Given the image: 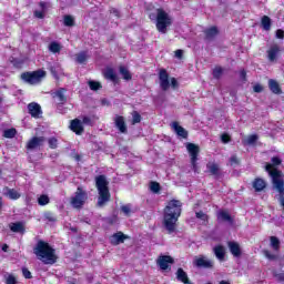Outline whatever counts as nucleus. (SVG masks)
Listing matches in <instances>:
<instances>
[{"label":"nucleus","instance_id":"obj_1","mask_svg":"<svg viewBox=\"0 0 284 284\" xmlns=\"http://www.w3.org/2000/svg\"><path fill=\"white\" fill-rule=\"evenodd\" d=\"M182 203L179 200H172L164 209V227L169 234H172L176 230V221L181 216Z\"/></svg>","mask_w":284,"mask_h":284},{"label":"nucleus","instance_id":"obj_2","mask_svg":"<svg viewBox=\"0 0 284 284\" xmlns=\"http://www.w3.org/2000/svg\"><path fill=\"white\" fill-rule=\"evenodd\" d=\"M34 254L47 265H52L57 261L53 248L45 242L38 243Z\"/></svg>","mask_w":284,"mask_h":284},{"label":"nucleus","instance_id":"obj_3","mask_svg":"<svg viewBox=\"0 0 284 284\" xmlns=\"http://www.w3.org/2000/svg\"><path fill=\"white\" fill-rule=\"evenodd\" d=\"M109 182L104 175L95 178V186L99 192L98 206L103 207L108 201H110V189L108 187Z\"/></svg>","mask_w":284,"mask_h":284},{"label":"nucleus","instance_id":"obj_4","mask_svg":"<svg viewBox=\"0 0 284 284\" xmlns=\"http://www.w3.org/2000/svg\"><path fill=\"white\" fill-rule=\"evenodd\" d=\"M150 19H155L156 30L160 31L161 34H165L168 32V28L172 26V16L163 9H156V16L150 14Z\"/></svg>","mask_w":284,"mask_h":284},{"label":"nucleus","instance_id":"obj_5","mask_svg":"<svg viewBox=\"0 0 284 284\" xmlns=\"http://www.w3.org/2000/svg\"><path fill=\"white\" fill-rule=\"evenodd\" d=\"M22 81L29 83V85H39L43 79H45V71L37 70L33 72H26L21 74Z\"/></svg>","mask_w":284,"mask_h":284},{"label":"nucleus","instance_id":"obj_6","mask_svg":"<svg viewBox=\"0 0 284 284\" xmlns=\"http://www.w3.org/2000/svg\"><path fill=\"white\" fill-rule=\"evenodd\" d=\"M85 201H88V193L83 191V189L78 187L74 195L71 197L72 207L79 209L85 205Z\"/></svg>","mask_w":284,"mask_h":284},{"label":"nucleus","instance_id":"obj_7","mask_svg":"<svg viewBox=\"0 0 284 284\" xmlns=\"http://www.w3.org/2000/svg\"><path fill=\"white\" fill-rule=\"evenodd\" d=\"M271 241V248L274 250V252L276 253H272L268 250L264 251V256L268 260V261H276V258H278V251L281 250V241L277 240L276 236H271L270 239Z\"/></svg>","mask_w":284,"mask_h":284},{"label":"nucleus","instance_id":"obj_8","mask_svg":"<svg viewBox=\"0 0 284 284\" xmlns=\"http://www.w3.org/2000/svg\"><path fill=\"white\" fill-rule=\"evenodd\" d=\"M186 150L191 156L192 166H193L194 171L196 172V161H197V156H199V152H200L199 145H196L194 143H187Z\"/></svg>","mask_w":284,"mask_h":284},{"label":"nucleus","instance_id":"obj_9","mask_svg":"<svg viewBox=\"0 0 284 284\" xmlns=\"http://www.w3.org/2000/svg\"><path fill=\"white\" fill-rule=\"evenodd\" d=\"M159 81L161 90H163L164 92L170 90V75L168 74V71H165V69L160 70Z\"/></svg>","mask_w":284,"mask_h":284},{"label":"nucleus","instance_id":"obj_10","mask_svg":"<svg viewBox=\"0 0 284 284\" xmlns=\"http://www.w3.org/2000/svg\"><path fill=\"white\" fill-rule=\"evenodd\" d=\"M193 265H195V267L210 268V267H214V261L201 255L194 258Z\"/></svg>","mask_w":284,"mask_h":284},{"label":"nucleus","instance_id":"obj_11","mask_svg":"<svg viewBox=\"0 0 284 284\" xmlns=\"http://www.w3.org/2000/svg\"><path fill=\"white\" fill-rule=\"evenodd\" d=\"M45 143L44 136H33L27 143V150H37V148H41Z\"/></svg>","mask_w":284,"mask_h":284},{"label":"nucleus","instance_id":"obj_12","mask_svg":"<svg viewBox=\"0 0 284 284\" xmlns=\"http://www.w3.org/2000/svg\"><path fill=\"white\" fill-rule=\"evenodd\" d=\"M172 263H174V258H172V256L170 255H162L158 258V265L160 270H163V271L169 270Z\"/></svg>","mask_w":284,"mask_h":284},{"label":"nucleus","instance_id":"obj_13","mask_svg":"<svg viewBox=\"0 0 284 284\" xmlns=\"http://www.w3.org/2000/svg\"><path fill=\"white\" fill-rule=\"evenodd\" d=\"M3 195L11 201H19L21 193L17 189L4 187Z\"/></svg>","mask_w":284,"mask_h":284},{"label":"nucleus","instance_id":"obj_14","mask_svg":"<svg viewBox=\"0 0 284 284\" xmlns=\"http://www.w3.org/2000/svg\"><path fill=\"white\" fill-rule=\"evenodd\" d=\"M29 114L33 116V119H39L41 116V105L37 102H31L28 104Z\"/></svg>","mask_w":284,"mask_h":284},{"label":"nucleus","instance_id":"obj_15","mask_svg":"<svg viewBox=\"0 0 284 284\" xmlns=\"http://www.w3.org/2000/svg\"><path fill=\"white\" fill-rule=\"evenodd\" d=\"M50 72L54 79H59L63 77V68H61V64L59 62H53L50 64Z\"/></svg>","mask_w":284,"mask_h":284},{"label":"nucleus","instance_id":"obj_16","mask_svg":"<svg viewBox=\"0 0 284 284\" xmlns=\"http://www.w3.org/2000/svg\"><path fill=\"white\" fill-rule=\"evenodd\" d=\"M171 128L178 136H181V139H187V131L183 126L179 125V122H173Z\"/></svg>","mask_w":284,"mask_h":284},{"label":"nucleus","instance_id":"obj_17","mask_svg":"<svg viewBox=\"0 0 284 284\" xmlns=\"http://www.w3.org/2000/svg\"><path fill=\"white\" fill-rule=\"evenodd\" d=\"M70 129L72 132H75V134H82L83 133V122H81L79 119H75L71 121Z\"/></svg>","mask_w":284,"mask_h":284},{"label":"nucleus","instance_id":"obj_18","mask_svg":"<svg viewBox=\"0 0 284 284\" xmlns=\"http://www.w3.org/2000/svg\"><path fill=\"white\" fill-rule=\"evenodd\" d=\"M48 8H50V3L40 2V10L34 11V17H37V19H43V17H45V11L48 10Z\"/></svg>","mask_w":284,"mask_h":284},{"label":"nucleus","instance_id":"obj_19","mask_svg":"<svg viewBox=\"0 0 284 284\" xmlns=\"http://www.w3.org/2000/svg\"><path fill=\"white\" fill-rule=\"evenodd\" d=\"M104 78L109 81H112L113 83H116L119 81V75H116V72L112 68H108L104 70Z\"/></svg>","mask_w":284,"mask_h":284},{"label":"nucleus","instance_id":"obj_20","mask_svg":"<svg viewBox=\"0 0 284 284\" xmlns=\"http://www.w3.org/2000/svg\"><path fill=\"white\" fill-rule=\"evenodd\" d=\"M125 239V234H123L122 232H118L111 236L110 241L112 245H120V243H123Z\"/></svg>","mask_w":284,"mask_h":284},{"label":"nucleus","instance_id":"obj_21","mask_svg":"<svg viewBox=\"0 0 284 284\" xmlns=\"http://www.w3.org/2000/svg\"><path fill=\"white\" fill-rule=\"evenodd\" d=\"M278 52H281V48H278V44L272 45L271 49L267 51L268 60L276 61Z\"/></svg>","mask_w":284,"mask_h":284},{"label":"nucleus","instance_id":"obj_22","mask_svg":"<svg viewBox=\"0 0 284 284\" xmlns=\"http://www.w3.org/2000/svg\"><path fill=\"white\" fill-rule=\"evenodd\" d=\"M213 252L217 260L224 261L225 258V247L223 245H216L213 247Z\"/></svg>","mask_w":284,"mask_h":284},{"label":"nucleus","instance_id":"obj_23","mask_svg":"<svg viewBox=\"0 0 284 284\" xmlns=\"http://www.w3.org/2000/svg\"><path fill=\"white\" fill-rule=\"evenodd\" d=\"M176 278L178 281H180L181 283L184 284H192L190 283V278L187 277V273H185V271H183V268H179L176 271Z\"/></svg>","mask_w":284,"mask_h":284},{"label":"nucleus","instance_id":"obj_24","mask_svg":"<svg viewBox=\"0 0 284 284\" xmlns=\"http://www.w3.org/2000/svg\"><path fill=\"white\" fill-rule=\"evenodd\" d=\"M115 125L118 130H120L123 134L128 132V126H125V120L123 119V116L115 118Z\"/></svg>","mask_w":284,"mask_h":284},{"label":"nucleus","instance_id":"obj_25","mask_svg":"<svg viewBox=\"0 0 284 284\" xmlns=\"http://www.w3.org/2000/svg\"><path fill=\"white\" fill-rule=\"evenodd\" d=\"M229 250L233 256H241V246L236 242H229Z\"/></svg>","mask_w":284,"mask_h":284},{"label":"nucleus","instance_id":"obj_26","mask_svg":"<svg viewBox=\"0 0 284 284\" xmlns=\"http://www.w3.org/2000/svg\"><path fill=\"white\" fill-rule=\"evenodd\" d=\"M266 185L267 184L264 182L263 179H255V181L253 182V187H254L255 192H263V190H265Z\"/></svg>","mask_w":284,"mask_h":284},{"label":"nucleus","instance_id":"obj_27","mask_svg":"<svg viewBox=\"0 0 284 284\" xmlns=\"http://www.w3.org/2000/svg\"><path fill=\"white\" fill-rule=\"evenodd\" d=\"M268 88L273 94H281V85H278V82L276 80H268Z\"/></svg>","mask_w":284,"mask_h":284},{"label":"nucleus","instance_id":"obj_28","mask_svg":"<svg viewBox=\"0 0 284 284\" xmlns=\"http://www.w3.org/2000/svg\"><path fill=\"white\" fill-rule=\"evenodd\" d=\"M3 278L6 284H19V277H17L14 274L6 273Z\"/></svg>","mask_w":284,"mask_h":284},{"label":"nucleus","instance_id":"obj_29","mask_svg":"<svg viewBox=\"0 0 284 284\" xmlns=\"http://www.w3.org/2000/svg\"><path fill=\"white\" fill-rule=\"evenodd\" d=\"M88 59H90V54H88V51H81L80 53L75 54L77 63H85Z\"/></svg>","mask_w":284,"mask_h":284},{"label":"nucleus","instance_id":"obj_30","mask_svg":"<svg viewBox=\"0 0 284 284\" xmlns=\"http://www.w3.org/2000/svg\"><path fill=\"white\" fill-rule=\"evenodd\" d=\"M55 98L58 99V103L63 105L68 99L65 98V89H60L55 92Z\"/></svg>","mask_w":284,"mask_h":284},{"label":"nucleus","instance_id":"obj_31","mask_svg":"<svg viewBox=\"0 0 284 284\" xmlns=\"http://www.w3.org/2000/svg\"><path fill=\"white\" fill-rule=\"evenodd\" d=\"M49 51L52 52V54H59V52H61V43L57 42V41H53L49 44Z\"/></svg>","mask_w":284,"mask_h":284},{"label":"nucleus","instance_id":"obj_32","mask_svg":"<svg viewBox=\"0 0 284 284\" xmlns=\"http://www.w3.org/2000/svg\"><path fill=\"white\" fill-rule=\"evenodd\" d=\"M204 34L206 39H214V37L219 34V29H216V27H211L204 31Z\"/></svg>","mask_w":284,"mask_h":284},{"label":"nucleus","instance_id":"obj_33","mask_svg":"<svg viewBox=\"0 0 284 284\" xmlns=\"http://www.w3.org/2000/svg\"><path fill=\"white\" fill-rule=\"evenodd\" d=\"M217 220L226 221L227 223H232V217L230 216V213H227L226 211H220L217 213Z\"/></svg>","mask_w":284,"mask_h":284},{"label":"nucleus","instance_id":"obj_34","mask_svg":"<svg viewBox=\"0 0 284 284\" xmlns=\"http://www.w3.org/2000/svg\"><path fill=\"white\" fill-rule=\"evenodd\" d=\"M120 74L125 81H130V79H132V74H130V71L125 67H120Z\"/></svg>","mask_w":284,"mask_h":284},{"label":"nucleus","instance_id":"obj_35","mask_svg":"<svg viewBox=\"0 0 284 284\" xmlns=\"http://www.w3.org/2000/svg\"><path fill=\"white\" fill-rule=\"evenodd\" d=\"M50 203V196L42 194L38 197V205L45 206Z\"/></svg>","mask_w":284,"mask_h":284},{"label":"nucleus","instance_id":"obj_36","mask_svg":"<svg viewBox=\"0 0 284 284\" xmlns=\"http://www.w3.org/2000/svg\"><path fill=\"white\" fill-rule=\"evenodd\" d=\"M262 28H264V30H270V28H272V20L270 17L264 16L262 18Z\"/></svg>","mask_w":284,"mask_h":284},{"label":"nucleus","instance_id":"obj_37","mask_svg":"<svg viewBox=\"0 0 284 284\" xmlns=\"http://www.w3.org/2000/svg\"><path fill=\"white\" fill-rule=\"evenodd\" d=\"M256 141H258V135L253 134V135H248L244 140V143H245V145H254V143H256Z\"/></svg>","mask_w":284,"mask_h":284},{"label":"nucleus","instance_id":"obj_38","mask_svg":"<svg viewBox=\"0 0 284 284\" xmlns=\"http://www.w3.org/2000/svg\"><path fill=\"white\" fill-rule=\"evenodd\" d=\"M10 230L11 232L22 233L24 229L22 223H12L10 224Z\"/></svg>","mask_w":284,"mask_h":284},{"label":"nucleus","instance_id":"obj_39","mask_svg":"<svg viewBox=\"0 0 284 284\" xmlns=\"http://www.w3.org/2000/svg\"><path fill=\"white\" fill-rule=\"evenodd\" d=\"M150 190L154 194H159V192H161V184H159L158 182H151L150 183Z\"/></svg>","mask_w":284,"mask_h":284},{"label":"nucleus","instance_id":"obj_40","mask_svg":"<svg viewBox=\"0 0 284 284\" xmlns=\"http://www.w3.org/2000/svg\"><path fill=\"white\" fill-rule=\"evenodd\" d=\"M195 216H196V219H200V221H202V225L207 224V214L200 211V212L195 213Z\"/></svg>","mask_w":284,"mask_h":284},{"label":"nucleus","instance_id":"obj_41","mask_svg":"<svg viewBox=\"0 0 284 284\" xmlns=\"http://www.w3.org/2000/svg\"><path fill=\"white\" fill-rule=\"evenodd\" d=\"M16 134H17V130L14 129H8L3 132V136L6 139H14Z\"/></svg>","mask_w":284,"mask_h":284},{"label":"nucleus","instance_id":"obj_42","mask_svg":"<svg viewBox=\"0 0 284 284\" xmlns=\"http://www.w3.org/2000/svg\"><path fill=\"white\" fill-rule=\"evenodd\" d=\"M121 211L123 214H125V216H130V214H132V204H125L121 206Z\"/></svg>","mask_w":284,"mask_h":284},{"label":"nucleus","instance_id":"obj_43","mask_svg":"<svg viewBox=\"0 0 284 284\" xmlns=\"http://www.w3.org/2000/svg\"><path fill=\"white\" fill-rule=\"evenodd\" d=\"M141 123V114L139 112L134 111L132 113V124Z\"/></svg>","mask_w":284,"mask_h":284},{"label":"nucleus","instance_id":"obj_44","mask_svg":"<svg viewBox=\"0 0 284 284\" xmlns=\"http://www.w3.org/2000/svg\"><path fill=\"white\" fill-rule=\"evenodd\" d=\"M221 74H223V68L216 67V68L213 70V77H214V79H221Z\"/></svg>","mask_w":284,"mask_h":284},{"label":"nucleus","instance_id":"obj_45","mask_svg":"<svg viewBox=\"0 0 284 284\" xmlns=\"http://www.w3.org/2000/svg\"><path fill=\"white\" fill-rule=\"evenodd\" d=\"M207 169L211 172V174H216L219 172V165L214 163L207 164Z\"/></svg>","mask_w":284,"mask_h":284},{"label":"nucleus","instance_id":"obj_46","mask_svg":"<svg viewBox=\"0 0 284 284\" xmlns=\"http://www.w3.org/2000/svg\"><path fill=\"white\" fill-rule=\"evenodd\" d=\"M48 143H49V146L52 150H54V149H57V145H58L59 141L57 140V138H50Z\"/></svg>","mask_w":284,"mask_h":284},{"label":"nucleus","instance_id":"obj_47","mask_svg":"<svg viewBox=\"0 0 284 284\" xmlns=\"http://www.w3.org/2000/svg\"><path fill=\"white\" fill-rule=\"evenodd\" d=\"M89 87L91 90H100L101 83H99L97 81H89Z\"/></svg>","mask_w":284,"mask_h":284},{"label":"nucleus","instance_id":"obj_48","mask_svg":"<svg viewBox=\"0 0 284 284\" xmlns=\"http://www.w3.org/2000/svg\"><path fill=\"white\" fill-rule=\"evenodd\" d=\"M64 26H74V18H72L71 16H65Z\"/></svg>","mask_w":284,"mask_h":284},{"label":"nucleus","instance_id":"obj_49","mask_svg":"<svg viewBox=\"0 0 284 284\" xmlns=\"http://www.w3.org/2000/svg\"><path fill=\"white\" fill-rule=\"evenodd\" d=\"M24 278H32V273L28 268H22Z\"/></svg>","mask_w":284,"mask_h":284},{"label":"nucleus","instance_id":"obj_50","mask_svg":"<svg viewBox=\"0 0 284 284\" xmlns=\"http://www.w3.org/2000/svg\"><path fill=\"white\" fill-rule=\"evenodd\" d=\"M82 123H83L84 125H92V119H91L90 116H84V118L82 119Z\"/></svg>","mask_w":284,"mask_h":284},{"label":"nucleus","instance_id":"obj_51","mask_svg":"<svg viewBox=\"0 0 284 284\" xmlns=\"http://www.w3.org/2000/svg\"><path fill=\"white\" fill-rule=\"evenodd\" d=\"M171 88H173V90H176V88H179V82L176 81V78L171 79Z\"/></svg>","mask_w":284,"mask_h":284},{"label":"nucleus","instance_id":"obj_52","mask_svg":"<svg viewBox=\"0 0 284 284\" xmlns=\"http://www.w3.org/2000/svg\"><path fill=\"white\" fill-rule=\"evenodd\" d=\"M221 141L222 143H230V135L226 133L222 134Z\"/></svg>","mask_w":284,"mask_h":284},{"label":"nucleus","instance_id":"obj_53","mask_svg":"<svg viewBox=\"0 0 284 284\" xmlns=\"http://www.w3.org/2000/svg\"><path fill=\"white\" fill-rule=\"evenodd\" d=\"M253 90H254V92H263V85H261V84H255V85L253 87Z\"/></svg>","mask_w":284,"mask_h":284},{"label":"nucleus","instance_id":"obj_54","mask_svg":"<svg viewBox=\"0 0 284 284\" xmlns=\"http://www.w3.org/2000/svg\"><path fill=\"white\" fill-rule=\"evenodd\" d=\"M276 38H277V39H284V31L281 30V29H278V30L276 31Z\"/></svg>","mask_w":284,"mask_h":284},{"label":"nucleus","instance_id":"obj_55","mask_svg":"<svg viewBox=\"0 0 284 284\" xmlns=\"http://www.w3.org/2000/svg\"><path fill=\"white\" fill-rule=\"evenodd\" d=\"M230 163H231V165H236V163H239V159L235 155H233L230 159Z\"/></svg>","mask_w":284,"mask_h":284},{"label":"nucleus","instance_id":"obj_56","mask_svg":"<svg viewBox=\"0 0 284 284\" xmlns=\"http://www.w3.org/2000/svg\"><path fill=\"white\" fill-rule=\"evenodd\" d=\"M175 57H176V59H182V57H183V50H181V49L176 50V51H175Z\"/></svg>","mask_w":284,"mask_h":284},{"label":"nucleus","instance_id":"obj_57","mask_svg":"<svg viewBox=\"0 0 284 284\" xmlns=\"http://www.w3.org/2000/svg\"><path fill=\"white\" fill-rule=\"evenodd\" d=\"M24 201H26L27 205H30V203H32V196L27 195Z\"/></svg>","mask_w":284,"mask_h":284},{"label":"nucleus","instance_id":"obj_58","mask_svg":"<svg viewBox=\"0 0 284 284\" xmlns=\"http://www.w3.org/2000/svg\"><path fill=\"white\" fill-rule=\"evenodd\" d=\"M246 74H247V73L245 72V70H242V71L240 72L241 79H245Z\"/></svg>","mask_w":284,"mask_h":284},{"label":"nucleus","instance_id":"obj_59","mask_svg":"<svg viewBox=\"0 0 284 284\" xmlns=\"http://www.w3.org/2000/svg\"><path fill=\"white\" fill-rule=\"evenodd\" d=\"M2 252H8V244L2 245Z\"/></svg>","mask_w":284,"mask_h":284},{"label":"nucleus","instance_id":"obj_60","mask_svg":"<svg viewBox=\"0 0 284 284\" xmlns=\"http://www.w3.org/2000/svg\"><path fill=\"white\" fill-rule=\"evenodd\" d=\"M112 12L115 14V17H119V11L116 9H113Z\"/></svg>","mask_w":284,"mask_h":284},{"label":"nucleus","instance_id":"obj_61","mask_svg":"<svg viewBox=\"0 0 284 284\" xmlns=\"http://www.w3.org/2000/svg\"><path fill=\"white\" fill-rule=\"evenodd\" d=\"M220 284H230L227 281H221Z\"/></svg>","mask_w":284,"mask_h":284},{"label":"nucleus","instance_id":"obj_62","mask_svg":"<svg viewBox=\"0 0 284 284\" xmlns=\"http://www.w3.org/2000/svg\"><path fill=\"white\" fill-rule=\"evenodd\" d=\"M3 205L2 199L0 197V207Z\"/></svg>","mask_w":284,"mask_h":284},{"label":"nucleus","instance_id":"obj_63","mask_svg":"<svg viewBox=\"0 0 284 284\" xmlns=\"http://www.w3.org/2000/svg\"><path fill=\"white\" fill-rule=\"evenodd\" d=\"M280 278L283 281L284 276H283V275H281V276H280Z\"/></svg>","mask_w":284,"mask_h":284}]
</instances>
